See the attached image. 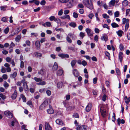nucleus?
I'll list each match as a JSON object with an SVG mask.
<instances>
[{"label": "nucleus", "instance_id": "12", "mask_svg": "<svg viewBox=\"0 0 130 130\" xmlns=\"http://www.w3.org/2000/svg\"><path fill=\"white\" fill-rule=\"evenodd\" d=\"M29 2L31 4L35 3L37 5H38L40 3V2L38 0H30L29 1Z\"/></svg>", "mask_w": 130, "mask_h": 130}, {"label": "nucleus", "instance_id": "53", "mask_svg": "<svg viewBox=\"0 0 130 130\" xmlns=\"http://www.w3.org/2000/svg\"><path fill=\"white\" fill-rule=\"evenodd\" d=\"M116 73L119 76H120V75L121 73L120 70L118 68H117L116 70Z\"/></svg>", "mask_w": 130, "mask_h": 130}, {"label": "nucleus", "instance_id": "60", "mask_svg": "<svg viewBox=\"0 0 130 130\" xmlns=\"http://www.w3.org/2000/svg\"><path fill=\"white\" fill-rule=\"evenodd\" d=\"M46 93L48 96H49L51 95V92L50 90H47L46 91Z\"/></svg>", "mask_w": 130, "mask_h": 130}, {"label": "nucleus", "instance_id": "10", "mask_svg": "<svg viewBox=\"0 0 130 130\" xmlns=\"http://www.w3.org/2000/svg\"><path fill=\"white\" fill-rule=\"evenodd\" d=\"M92 107V104L91 103H89L86 106V110L87 112H89L91 110Z\"/></svg>", "mask_w": 130, "mask_h": 130}, {"label": "nucleus", "instance_id": "38", "mask_svg": "<svg viewBox=\"0 0 130 130\" xmlns=\"http://www.w3.org/2000/svg\"><path fill=\"white\" fill-rule=\"evenodd\" d=\"M21 97L23 101L24 102H26V99L23 94H21Z\"/></svg>", "mask_w": 130, "mask_h": 130}, {"label": "nucleus", "instance_id": "19", "mask_svg": "<svg viewBox=\"0 0 130 130\" xmlns=\"http://www.w3.org/2000/svg\"><path fill=\"white\" fill-rule=\"evenodd\" d=\"M123 53L121 52H120L119 54V57L120 60V61L121 62H122L123 59Z\"/></svg>", "mask_w": 130, "mask_h": 130}, {"label": "nucleus", "instance_id": "1", "mask_svg": "<svg viewBox=\"0 0 130 130\" xmlns=\"http://www.w3.org/2000/svg\"><path fill=\"white\" fill-rule=\"evenodd\" d=\"M83 3L84 5L91 10L93 8V5L89 0H83Z\"/></svg>", "mask_w": 130, "mask_h": 130}, {"label": "nucleus", "instance_id": "43", "mask_svg": "<svg viewBox=\"0 0 130 130\" xmlns=\"http://www.w3.org/2000/svg\"><path fill=\"white\" fill-rule=\"evenodd\" d=\"M62 82H58L57 84V87L58 88H62Z\"/></svg>", "mask_w": 130, "mask_h": 130}, {"label": "nucleus", "instance_id": "61", "mask_svg": "<svg viewBox=\"0 0 130 130\" xmlns=\"http://www.w3.org/2000/svg\"><path fill=\"white\" fill-rule=\"evenodd\" d=\"M4 87L5 88H8L9 86V85L6 82H5L4 85Z\"/></svg>", "mask_w": 130, "mask_h": 130}, {"label": "nucleus", "instance_id": "37", "mask_svg": "<svg viewBox=\"0 0 130 130\" xmlns=\"http://www.w3.org/2000/svg\"><path fill=\"white\" fill-rule=\"evenodd\" d=\"M123 5L124 6H126L128 4V1L126 0H124L122 3Z\"/></svg>", "mask_w": 130, "mask_h": 130}, {"label": "nucleus", "instance_id": "15", "mask_svg": "<svg viewBox=\"0 0 130 130\" xmlns=\"http://www.w3.org/2000/svg\"><path fill=\"white\" fill-rule=\"evenodd\" d=\"M58 55L62 58H68L69 57V56L67 54H58Z\"/></svg>", "mask_w": 130, "mask_h": 130}, {"label": "nucleus", "instance_id": "49", "mask_svg": "<svg viewBox=\"0 0 130 130\" xmlns=\"http://www.w3.org/2000/svg\"><path fill=\"white\" fill-rule=\"evenodd\" d=\"M55 30L56 31H60L61 32H64L63 30L61 28H55Z\"/></svg>", "mask_w": 130, "mask_h": 130}, {"label": "nucleus", "instance_id": "7", "mask_svg": "<svg viewBox=\"0 0 130 130\" xmlns=\"http://www.w3.org/2000/svg\"><path fill=\"white\" fill-rule=\"evenodd\" d=\"M75 0H70L67 5L68 7L69 8H71L73 6V4L75 3Z\"/></svg>", "mask_w": 130, "mask_h": 130}, {"label": "nucleus", "instance_id": "34", "mask_svg": "<svg viewBox=\"0 0 130 130\" xmlns=\"http://www.w3.org/2000/svg\"><path fill=\"white\" fill-rule=\"evenodd\" d=\"M128 20V23H129V20L128 19H127L126 18H123L122 19V24H124L125 23H127V20Z\"/></svg>", "mask_w": 130, "mask_h": 130}, {"label": "nucleus", "instance_id": "2", "mask_svg": "<svg viewBox=\"0 0 130 130\" xmlns=\"http://www.w3.org/2000/svg\"><path fill=\"white\" fill-rule=\"evenodd\" d=\"M70 38H72L73 39H75L76 38V36L74 35V32L69 33L66 37L67 41L69 43L72 42V40Z\"/></svg>", "mask_w": 130, "mask_h": 130}, {"label": "nucleus", "instance_id": "59", "mask_svg": "<svg viewBox=\"0 0 130 130\" xmlns=\"http://www.w3.org/2000/svg\"><path fill=\"white\" fill-rule=\"evenodd\" d=\"M115 115L114 113H113L112 117V120L113 122H115Z\"/></svg>", "mask_w": 130, "mask_h": 130}, {"label": "nucleus", "instance_id": "40", "mask_svg": "<svg viewBox=\"0 0 130 130\" xmlns=\"http://www.w3.org/2000/svg\"><path fill=\"white\" fill-rule=\"evenodd\" d=\"M119 12L118 11H116L114 13L115 17H119Z\"/></svg>", "mask_w": 130, "mask_h": 130}, {"label": "nucleus", "instance_id": "6", "mask_svg": "<svg viewBox=\"0 0 130 130\" xmlns=\"http://www.w3.org/2000/svg\"><path fill=\"white\" fill-rule=\"evenodd\" d=\"M100 110L102 116L103 117H105L106 115V110L101 107Z\"/></svg>", "mask_w": 130, "mask_h": 130}, {"label": "nucleus", "instance_id": "13", "mask_svg": "<svg viewBox=\"0 0 130 130\" xmlns=\"http://www.w3.org/2000/svg\"><path fill=\"white\" fill-rule=\"evenodd\" d=\"M101 39L104 41L105 42L107 41L108 40L107 35L105 34H103L102 36L101 37Z\"/></svg>", "mask_w": 130, "mask_h": 130}, {"label": "nucleus", "instance_id": "42", "mask_svg": "<svg viewBox=\"0 0 130 130\" xmlns=\"http://www.w3.org/2000/svg\"><path fill=\"white\" fill-rule=\"evenodd\" d=\"M46 84V82L44 81H43L42 82L37 83V84L38 85H43Z\"/></svg>", "mask_w": 130, "mask_h": 130}, {"label": "nucleus", "instance_id": "54", "mask_svg": "<svg viewBox=\"0 0 130 130\" xmlns=\"http://www.w3.org/2000/svg\"><path fill=\"white\" fill-rule=\"evenodd\" d=\"M49 18L50 20L51 21H54L55 18L54 16H51V17H50Z\"/></svg>", "mask_w": 130, "mask_h": 130}, {"label": "nucleus", "instance_id": "56", "mask_svg": "<svg viewBox=\"0 0 130 130\" xmlns=\"http://www.w3.org/2000/svg\"><path fill=\"white\" fill-rule=\"evenodd\" d=\"M73 16L75 18H77L78 17V15L77 13L74 12L73 13Z\"/></svg>", "mask_w": 130, "mask_h": 130}, {"label": "nucleus", "instance_id": "17", "mask_svg": "<svg viewBox=\"0 0 130 130\" xmlns=\"http://www.w3.org/2000/svg\"><path fill=\"white\" fill-rule=\"evenodd\" d=\"M73 74L76 77H78L79 75V73L76 69H74L73 71Z\"/></svg>", "mask_w": 130, "mask_h": 130}, {"label": "nucleus", "instance_id": "22", "mask_svg": "<svg viewBox=\"0 0 130 130\" xmlns=\"http://www.w3.org/2000/svg\"><path fill=\"white\" fill-rule=\"evenodd\" d=\"M17 93L16 90H15L11 96V98L12 99H16L17 96Z\"/></svg>", "mask_w": 130, "mask_h": 130}, {"label": "nucleus", "instance_id": "3", "mask_svg": "<svg viewBox=\"0 0 130 130\" xmlns=\"http://www.w3.org/2000/svg\"><path fill=\"white\" fill-rule=\"evenodd\" d=\"M5 116L9 118H11L13 116L12 112L9 110H6L4 112Z\"/></svg>", "mask_w": 130, "mask_h": 130}, {"label": "nucleus", "instance_id": "36", "mask_svg": "<svg viewBox=\"0 0 130 130\" xmlns=\"http://www.w3.org/2000/svg\"><path fill=\"white\" fill-rule=\"evenodd\" d=\"M47 112L49 114H52L54 113V110L52 108L49 109L47 110Z\"/></svg>", "mask_w": 130, "mask_h": 130}, {"label": "nucleus", "instance_id": "47", "mask_svg": "<svg viewBox=\"0 0 130 130\" xmlns=\"http://www.w3.org/2000/svg\"><path fill=\"white\" fill-rule=\"evenodd\" d=\"M34 79L37 82H41L42 80V79L37 77H35Z\"/></svg>", "mask_w": 130, "mask_h": 130}, {"label": "nucleus", "instance_id": "52", "mask_svg": "<svg viewBox=\"0 0 130 130\" xmlns=\"http://www.w3.org/2000/svg\"><path fill=\"white\" fill-rule=\"evenodd\" d=\"M54 21L57 23H60L61 22L60 20L58 18H55Z\"/></svg>", "mask_w": 130, "mask_h": 130}, {"label": "nucleus", "instance_id": "44", "mask_svg": "<svg viewBox=\"0 0 130 130\" xmlns=\"http://www.w3.org/2000/svg\"><path fill=\"white\" fill-rule=\"evenodd\" d=\"M105 55L107 56L109 59H110V55L109 53L107 51H106L105 53Z\"/></svg>", "mask_w": 130, "mask_h": 130}, {"label": "nucleus", "instance_id": "4", "mask_svg": "<svg viewBox=\"0 0 130 130\" xmlns=\"http://www.w3.org/2000/svg\"><path fill=\"white\" fill-rule=\"evenodd\" d=\"M48 102L47 101H44L42 104L40 106L39 108V109L42 110L43 109L46 108L48 105Z\"/></svg>", "mask_w": 130, "mask_h": 130}, {"label": "nucleus", "instance_id": "21", "mask_svg": "<svg viewBox=\"0 0 130 130\" xmlns=\"http://www.w3.org/2000/svg\"><path fill=\"white\" fill-rule=\"evenodd\" d=\"M116 33L118 36L120 37L122 36V34H123V32L121 30H120L116 31Z\"/></svg>", "mask_w": 130, "mask_h": 130}, {"label": "nucleus", "instance_id": "48", "mask_svg": "<svg viewBox=\"0 0 130 130\" xmlns=\"http://www.w3.org/2000/svg\"><path fill=\"white\" fill-rule=\"evenodd\" d=\"M9 30V28L8 27H7L4 30V31L5 34H7Z\"/></svg>", "mask_w": 130, "mask_h": 130}, {"label": "nucleus", "instance_id": "50", "mask_svg": "<svg viewBox=\"0 0 130 130\" xmlns=\"http://www.w3.org/2000/svg\"><path fill=\"white\" fill-rule=\"evenodd\" d=\"M1 71L3 73H5L6 72V70L5 68L2 67L1 69Z\"/></svg>", "mask_w": 130, "mask_h": 130}, {"label": "nucleus", "instance_id": "25", "mask_svg": "<svg viewBox=\"0 0 130 130\" xmlns=\"http://www.w3.org/2000/svg\"><path fill=\"white\" fill-rule=\"evenodd\" d=\"M61 19H67L69 20L70 19V17L69 15H66L62 16L61 17Z\"/></svg>", "mask_w": 130, "mask_h": 130}, {"label": "nucleus", "instance_id": "33", "mask_svg": "<svg viewBox=\"0 0 130 130\" xmlns=\"http://www.w3.org/2000/svg\"><path fill=\"white\" fill-rule=\"evenodd\" d=\"M21 38V35H18L15 38V40L17 42H18L20 40Z\"/></svg>", "mask_w": 130, "mask_h": 130}, {"label": "nucleus", "instance_id": "30", "mask_svg": "<svg viewBox=\"0 0 130 130\" xmlns=\"http://www.w3.org/2000/svg\"><path fill=\"white\" fill-rule=\"evenodd\" d=\"M111 25L113 28L118 27L119 26V25L115 22L112 23Z\"/></svg>", "mask_w": 130, "mask_h": 130}, {"label": "nucleus", "instance_id": "39", "mask_svg": "<svg viewBox=\"0 0 130 130\" xmlns=\"http://www.w3.org/2000/svg\"><path fill=\"white\" fill-rule=\"evenodd\" d=\"M35 56L37 57H40L42 56V54L41 53L36 52L35 53Z\"/></svg>", "mask_w": 130, "mask_h": 130}, {"label": "nucleus", "instance_id": "45", "mask_svg": "<svg viewBox=\"0 0 130 130\" xmlns=\"http://www.w3.org/2000/svg\"><path fill=\"white\" fill-rule=\"evenodd\" d=\"M103 17L105 19H108L109 18V17L108 15H107L106 14L104 13L102 15Z\"/></svg>", "mask_w": 130, "mask_h": 130}, {"label": "nucleus", "instance_id": "41", "mask_svg": "<svg viewBox=\"0 0 130 130\" xmlns=\"http://www.w3.org/2000/svg\"><path fill=\"white\" fill-rule=\"evenodd\" d=\"M101 5H102V6L105 9H108V6L105 3L102 2Z\"/></svg>", "mask_w": 130, "mask_h": 130}, {"label": "nucleus", "instance_id": "9", "mask_svg": "<svg viewBox=\"0 0 130 130\" xmlns=\"http://www.w3.org/2000/svg\"><path fill=\"white\" fill-rule=\"evenodd\" d=\"M35 45L37 50H39L40 48L41 44L39 40H37L35 42Z\"/></svg>", "mask_w": 130, "mask_h": 130}, {"label": "nucleus", "instance_id": "57", "mask_svg": "<svg viewBox=\"0 0 130 130\" xmlns=\"http://www.w3.org/2000/svg\"><path fill=\"white\" fill-rule=\"evenodd\" d=\"M119 48L121 50H123L124 46L122 44H120L119 45Z\"/></svg>", "mask_w": 130, "mask_h": 130}, {"label": "nucleus", "instance_id": "24", "mask_svg": "<svg viewBox=\"0 0 130 130\" xmlns=\"http://www.w3.org/2000/svg\"><path fill=\"white\" fill-rule=\"evenodd\" d=\"M75 108V106H68L67 107V110L68 111H70L73 109Z\"/></svg>", "mask_w": 130, "mask_h": 130}, {"label": "nucleus", "instance_id": "23", "mask_svg": "<svg viewBox=\"0 0 130 130\" xmlns=\"http://www.w3.org/2000/svg\"><path fill=\"white\" fill-rule=\"evenodd\" d=\"M116 3V0H111L109 3V4L110 6H114L115 3Z\"/></svg>", "mask_w": 130, "mask_h": 130}, {"label": "nucleus", "instance_id": "11", "mask_svg": "<svg viewBox=\"0 0 130 130\" xmlns=\"http://www.w3.org/2000/svg\"><path fill=\"white\" fill-rule=\"evenodd\" d=\"M87 126L85 125H82L77 127V130H86Z\"/></svg>", "mask_w": 130, "mask_h": 130}, {"label": "nucleus", "instance_id": "20", "mask_svg": "<svg viewBox=\"0 0 130 130\" xmlns=\"http://www.w3.org/2000/svg\"><path fill=\"white\" fill-rule=\"evenodd\" d=\"M18 123V122L16 119L14 118L13 120L11 122V125L13 127L14 126V124H17Z\"/></svg>", "mask_w": 130, "mask_h": 130}, {"label": "nucleus", "instance_id": "64", "mask_svg": "<svg viewBox=\"0 0 130 130\" xmlns=\"http://www.w3.org/2000/svg\"><path fill=\"white\" fill-rule=\"evenodd\" d=\"M1 21L5 22H7V19L5 17H4L2 19Z\"/></svg>", "mask_w": 130, "mask_h": 130}, {"label": "nucleus", "instance_id": "62", "mask_svg": "<svg viewBox=\"0 0 130 130\" xmlns=\"http://www.w3.org/2000/svg\"><path fill=\"white\" fill-rule=\"evenodd\" d=\"M106 95L105 94H104L102 98V101H105L106 99Z\"/></svg>", "mask_w": 130, "mask_h": 130}, {"label": "nucleus", "instance_id": "16", "mask_svg": "<svg viewBox=\"0 0 130 130\" xmlns=\"http://www.w3.org/2000/svg\"><path fill=\"white\" fill-rule=\"evenodd\" d=\"M23 86L24 90L27 91L28 90V88L26 82H25L23 83Z\"/></svg>", "mask_w": 130, "mask_h": 130}, {"label": "nucleus", "instance_id": "58", "mask_svg": "<svg viewBox=\"0 0 130 130\" xmlns=\"http://www.w3.org/2000/svg\"><path fill=\"white\" fill-rule=\"evenodd\" d=\"M79 36L83 38L85 36V34L82 32H80L79 34Z\"/></svg>", "mask_w": 130, "mask_h": 130}, {"label": "nucleus", "instance_id": "51", "mask_svg": "<svg viewBox=\"0 0 130 130\" xmlns=\"http://www.w3.org/2000/svg\"><path fill=\"white\" fill-rule=\"evenodd\" d=\"M0 97L3 100L5 99L6 98V96L2 93L0 94Z\"/></svg>", "mask_w": 130, "mask_h": 130}, {"label": "nucleus", "instance_id": "29", "mask_svg": "<svg viewBox=\"0 0 130 130\" xmlns=\"http://www.w3.org/2000/svg\"><path fill=\"white\" fill-rule=\"evenodd\" d=\"M77 61L75 60H72L71 62V64L72 67L73 68L76 63Z\"/></svg>", "mask_w": 130, "mask_h": 130}, {"label": "nucleus", "instance_id": "27", "mask_svg": "<svg viewBox=\"0 0 130 130\" xmlns=\"http://www.w3.org/2000/svg\"><path fill=\"white\" fill-rule=\"evenodd\" d=\"M58 65L57 64L56 62H55L53 67L52 69L54 71L56 70L58 68Z\"/></svg>", "mask_w": 130, "mask_h": 130}, {"label": "nucleus", "instance_id": "55", "mask_svg": "<svg viewBox=\"0 0 130 130\" xmlns=\"http://www.w3.org/2000/svg\"><path fill=\"white\" fill-rule=\"evenodd\" d=\"M63 14V10L62 9L60 10L58 12V15L61 16Z\"/></svg>", "mask_w": 130, "mask_h": 130}, {"label": "nucleus", "instance_id": "8", "mask_svg": "<svg viewBox=\"0 0 130 130\" xmlns=\"http://www.w3.org/2000/svg\"><path fill=\"white\" fill-rule=\"evenodd\" d=\"M85 31L88 36L92 37L93 36V34L91 32V30L90 29L87 28L85 29Z\"/></svg>", "mask_w": 130, "mask_h": 130}, {"label": "nucleus", "instance_id": "46", "mask_svg": "<svg viewBox=\"0 0 130 130\" xmlns=\"http://www.w3.org/2000/svg\"><path fill=\"white\" fill-rule=\"evenodd\" d=\"M98 12H97L96 13H95V17L96 18V20H97L98 22H100V20L99 18L98 17Z\"/></svg>", "mask_w": 130, "mask_h": 130}, {"label": "nucleus", "instance_id": "26", "mask_svg": "<svg viewBox=\"0 0 130 130\" xmlns=\"http://www.w3.org/2000/svg\"><path fill=\"white\" fill-rule=\"evenodd\" d=\"M124 100L125 103L127 104L130 101V97L128 98L127 96H125L124 97Z\"/></svg>", "mask_w": 130, "mask_h": 130}, {"label": "nucleus", "instance_id": "14", "mask_svg": "<svg viewBox=\"0 0 130 130\" xmlns=\"http://www.w3.org/2000/svg\"><path fill=\"white\" fill-rule=\"evenodd\" d=\"M56 122L57 124L60 125H62L64 124V123L63 121L60 119L56 120Z\"/></svg>", "mask_w": 130, "mask_h": 130}, {"label": "nucleus", "instance_id": "5", "mask_svg": "<svg viewBox=\"0 0 130 130\" xmlns=\"http://www.w3.org/2000/svg\"><path fill=\"white\" fill-rule=\"evenodd\" d=\"M44 126L45 130H52L51 127L48 123H45Z\"/></svg>", "mask_w": 130, "mask_h": 130}, {"label": "nucleus", "instance_id": "63", "mask_svg": "<svg viewBox=\"0 0 130 130\" xmlns=\"http://www.w3.org/2000/svg\"><path fill=\"white\" fill-rule=\"evenodd\" d=\"M87 62L85 60H83L82 62V64L83 66H85L87 65Z\"/></svg>", "mask_w": 130, "mask_h": 130}, {"label": "nucleus", "instance_id": "32", "mask_svg": "<svg viewBox=\"0 0 130 130\" xmlns=\"http://www.w3.org/2000/svg\"><path fill=\"white\" fill-rule=\"evenodd\" d=\"M63 70L61 69L59 70L57 72V75L58 76H61L63 74Z\"/></svg>", "mask_w": 130, "mask_h": 130}, {"label": "nucleus", "instance_id": "35", "mask_svg": "<svg viewBox=\"0 0 130 130\" xmlns=\"http://www.w3.org/2000/svg\"><path fill=\"white\" fill-rule=\"evenodd\" d=\"M129 23H128V20H127V23L126 24L125 26V31H127V30L128 28L129 27Z\"/></svg>", "mask_w": 130, "mask_h": 130}, {"label": "nucleus", "instance_id": "31", "mask_svg": "<svg viewBox=\"0 0 130 130\" xmlns=\"http://www.w3.org/2000/svg\"><path fill=\"white\" fill-rule=\"evenodd\" d=\"M70 26L73 28H75L76 26V23L74 22H71L69 24Z\"/></svg>", "mask_w": 130, "mask_h": 130}, {"label": "nucleus", "instance_id": "18", "mask_svg": "<svg viewBox=\"0 0 130 130\" xmlns=\"http://www.w3.org/2000/svg\"><path fill=\"white\" fill-rule=\"evenodd\" d=\"M17 73L16 72H15L11 74L10 75V77L12 78H15L17 75Z\"/></svg>", "mask_w": 130, "mask_h": 130}, {"label": "nucleus", "instance_id": "28", "mask_svg": "<svg viewBox=\"0 0 130 130\" xmlns=\"http://www.w3.org/2000/svg\"><path fill=\"white\" fill-rule=\"evenodd\" d=\"M43 26L44 27H45L46 26H47V27H50L51 25V24L50 22H46L45 23L43 24Z\"/></svg>", "mask_w": 130, "mask_h": 130}]
</instances>
